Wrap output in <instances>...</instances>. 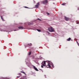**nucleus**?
Here are the masks:
<instances>
[{"instance_id": "nucleus-1", "label": "nucleus", "mask_w": 79, "mask_h": 79, "mask_svg": "<svg viewBox=\"0 0 79 79\" xmlns=\"http://www.w3.org/2000/svg\"><path fill=\"white\" fill-rule=\"evenodd\" d=\"M47 66L48 68H51V66H50V61H44L42 63V64L41 65V68H44V66Z\"/></svg>"}, {"instance_id": "nucleus-2", "label": "nucleus", "mask_w": 79, "mask_h": 79, "mask_svg": "<svg viewBox=\"0 0 79 79\" xmlns=\"http://www.w3.org/2000/svg\"><path fill=\"white\" fill-rule=\"evenodd\" d=\"M48 30L49 32H55V30L54 28H53L52 27H51L48 28Z\"/></svg>"}, {"instance_id": "nucleus-3", "label": "nucleus", "mask_w": 79, "mask_h": 79, "mask_svg": "<svg viewBox=\"0 0 79 79\" xmlns=\"http://www.w3.org/2000/svg\"><path fill=\"white\" fill-rule=\"evenodd\" d=\"M40 5V2H38L37 3V4L35 5V8H39V6Z\"/></svg>"}, {"instance_id": "nucleus-4", "label": "nucleus", "mask_w": 79, "mask_h": 79, "mask_svg": "<svg viewBox=\"0 0 79 79\" xmlns=\"http://www.w3.org/2000/svg\"><path fill=\"white\" fill-rule=\"evenodd\" d=\"M42 3L45 5V4H47V3H48V1L47 0H45L44 1L42 2Z\"/></svg>"}, {"instance_id": "nucleus-5", "label": "nucleus", "mask_w": 79, "mask_h": 79, "mask_svg": "<svg viewBox=\"0 0 79 79\" xmlns=\"http://www.w3.org/2000/svg\"><path fill=\"white\" fill-rule=\"evenodd\" d=\"M65 19L67 21H69V18L65 17Z\"/></svg>"}, {"instance_id": "nucleus-6", "label": "nucleus", "mask_w": 79, "mask_h": 79, "mask_svg": "<svg viewBox=\"0 0 79 79\" xmlns=\"http://www.w3.org/2000/svg\"><path fill=\"white\" fill-rule=\"evenodd\" d=\"M33 68L35 70V71H39V70L37 68H36L35 66H33Z\"/></svg>"}, {"instance_id": "nucleus-7", "label": "nucleus", "mask_w": 79, "mask_h": 79, "mask_svg": "<svg viewBox=\"0 0 79 79\" xmlns=\"http://www.w3.org/2000/svg\"><path fill=\"white\" fill-rule=\"evenodd\" d=\"M19 29H23L24 27H18Z\"/></svg>"}, {"instance_id": "nucleus-8", "label": "nucleus", "mask_w": 79, "mask_h": 79, "mask_svg": "<svg viewBox=\"0 0 79 79\" xmlns=\"http://www.w3.org/2000/svg\"><path fill=\"white\" fill-rule=\"evenodd\" d=\"M20 73H23V74H25V75H26V73H25V72H24L23 71H21L20 72Z\"/></svg>"}, {"instance_id": "nucleus-9", "label": "nucleus", "mask_w": 79, "mask_h": 79, "mask_svg": "<svg viewBox=\"0 0 79 79\" xmlns=\"http://www.w3.org/2000/svg\"><path fill=\"white\" fill-rule=\"evenodd\" d=\"M71 38H69V39H68L67 40V41H70V40H71Z\"/></svg>"}, {"instance_id": "nucleus-10", "label": "nucleus", "mask_w": 79, "mask_h": 79, "mask_svg": "<svg viewBox=\"0 0 79 79\" xmlns=\"http://www.w3.org/2000/svg\"><path fill=\"white\" fill-rule=\"evenodd\" d=\"M66 4V3H64L63 4H61V5H63V6H64Z\"/></svg>"}, {"instance_id": "nucleus-11", "label": "nucleus", "mask_w": 79, "mask_h": 79, "mask_svg": "<svg viewBox=\"0 0 79 79\" xmlns=\"http://www.w3.org/2000/svg\"><path fill=\"white\" fill-rule=\"evenodd\" d=\"M1 18L2 19V21H4V20L3 19V17L2 16H1Z\"/></svg>"}, {"instance_id": "nucleus-12", "label": "nucleus", "mask_w": 79, "mask_h": 79, "mask_svg": "<svg viewBox=\"0 0 79 79\" xmlns=\"http://www.w3.org/2000/svg\"><path fill=\"white\" fill-rule=\"evenodd\" d=\"M37 30L38 32H41V30H40L37 29Z\"/></svg>"}, {"instance_id": "nucleus-13", "label": "nucleus", "mask_w": 79, "mask_h": 79, "mask_svg": "<svg viewBox=\"0 0 79 79\" xmlns=\"http://www.w3.org/2000/svg\"><path fill=\"white\" fill-rule=\"evenodd\" d=\"M21 77V75L20 76H17V78H19V77Z\"/></svg>"}, {"instance_id": "nucleus-14", "label": "nucleus", "mask_w": 79, "mask_h": 79, "mask_svg": "<svg viewBox=\"0 0 79 79\" xmlns=\"http://www.w3.org/2000/svg\"><path fill=\"white\" fill-rule=\"evenodd\" d=\"M46 14H47L48 15H50V14L49 13L47 12Z\"/></svg>"}, {"instance_id": "nucleus-15", "label": "nucleus", "mask_w": 79, "mask_h": 79, "mask_svg": "<svg viewBox=\"0 0 79 79\" xmlns=\"http://www.w3.org/2000/svg\"><path fill=\"white\" fill-rule=\"evenodd\" d=\"M20 79H26V78H25L24 77H23L21 78Z\"/></svg>"}, {"instance_id": "nucleus-16", "label": "nucleus", "mask_w": 79, "mask_h": 79, "mask_svg": "<svg viewBox=\"0 0 79 79\" xmlns=\"http://www.w3.org/2000/svg\"><path fill=\"white\" fill-rule=\"evenodd\" d=\"M52 68H53V64L52 63Z\"/></svg>"}, {"instance_id": "nucleus-17", "label": "nucleus", "mask_w": 79, "mask_h": 79, "mask_svg": "<svg viewBox=\"0 0 79 79\" xmlns=\"http://www.w3.org/2000/svg\"><path fill=\"white\" fill-rule=\"evenodd\" d=\"M38 20H39V21H41L42 20L41 19H40L39 18L38 19Z\"/></svg>"}, {"instance_id": "nucleus-18", "label": "nucleus", "mask_w": 79, "mask_h": 79, "mask_svg": "<svg viewBox=\"0 0 79 79\" xmlns=\"http://www.w3.org/2000/svg\"><path fill=\"white\" fill-rule=\"evenodd\" d=\"M25 8H29L28 7H27V6H25Z\"/></svg>"}, {"instance_id": "nucleus-19", "label": "nucleus", "mask_w": 79, "mask_h": 79, "mask_svg": "<svg viewBox=\"0 0 79 79\" xmlns=\"http://www.w3.org/2000/svg\"><path fill=\"white\" fill-rule=\"evenodd\" d=\"M28 55H29V56H30V52H29Z\"/></svg>"}, {"instance_id": "nucleus-20", "label": "nucleus", "mask_w": 79, "mask_h": 79, "mask_svg": "<svg viewBox=\"0 0 79 79\" xmlns=\"http://www.w3.org/2000/svg\"><path fill=\"white\" fill-rule=\"evenodd\" d=\"M30 46H32V44H30Z\"/></svg>"}, {"instance_id": "nucleus-21", "label": "nucleus", "mask_w": 79, "mask_h": 79, "mask_svg": "<svg viewBox=\"0 0 79 79\" xmlns=\"http://www.w3.org/2000/svg\"><path fill=\"white\" fill-rule=\"evenodd\" d=\"M19 75H21V73H19Z\"/></svg>"}, {"instance_id": "nucleus-22", "label": "nucleus", "mask_w": 79, "mask_h": 79, "mask_svg": "<svg viewBox=\"0 0 79 79\" xmlns=\"http://www.w3.org/2000/svg\"><path fill=\"white\" fill-rule=\"evenodd\" d=\"M77 24H79V23L78 22H77Z\"/></svg>"}, {"instance_id": "nucleus-23", "label": "nucleus", "mask_w": 79, "mask_h": 79, "mask_svg": "<svg viewBox=\"0 0 79 79\" xmlns=\"http://www.w3.org/2000/svg\"><path fill=\"white\" fill-rule=\"evenodd\" d=\"M30 45V44H28V46H28V47H29Z\"/></svg>"}, {"instance_id": "nucleus-24", "label": "nucleus", "mask_w": 79, "mask_h": 79, "mask_svg": "<svg viewBox=\"0 0 79 79\" xmlns=\"http://www.w3.org/2000/svg\"><path fill=\"white\" fill-rule=\"evenodd\" d=\"M31 52H30V55H31Z\"/></svg>"}, {"instance_id": "nucleus-25", "label": "nucleus", "mask_w": 79, "mask_h": 79, "mask_svg": "<svg viewBox=\"0 0 79 79\" xmlns=\"http://www.w3.org/2000/svg\"><path fill=\"white\" fill-rule=\"evenodd\" d=\"M77 42V44H78V45H79V44H78V42Z\"/></svg>"}, {"instance_id": "nucleus-26", "label": "nucleus", "mask_w": 79, "mask_h": 79, "mask_svg": "<svg viewBox=\"0 0 79 79\" xmlns=\"http://www.w3.org/2000/svg\"><path fill=\"white\" fill-rule=\"evenodd\" d=\"M28 25H29V23H28Z\"/></svg>"}]
</instances>
